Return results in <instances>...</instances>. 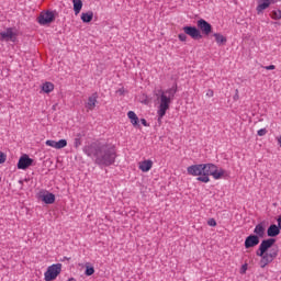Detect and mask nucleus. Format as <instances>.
I'll list each match as a JSON object with an SVG mask.
<instances>
[{
    "instance_id": "13",
    "label": "nucleus",
    "mask_w": 281,
    "mask_h": 281,
    "mask_svg": "<svg viewBox=\"0 0 281 281\" xmlns=\"http://www.w3.org/2000/svg\"><path fill=\"white\" fill-rule=\"evenodd\" d=\"M0 36L2 41H12V38H14V32L9 27L5 31L0 32Z\"/></svg>"
},
{
    "instance_id": "24",
    "label": "nucleus",
    "mask_w": 281,
    "mask_h": 281,
    "mask_svg": "<svg viewBox=\"0 0 281 281\" xmlns=\"http://www.w3.org/2000/svg\"><path fill=\"white\" fill-rule=\"evenodd\" d=\"M269 2H261L257 5V14H262V12H265V10H267V8H269Z\"/></svg>"
},
{
    "instance_id": "2",
    "label": "nucleus",
    "mask_w": 281,
    "mask_h": 281,
    "mask_svg": "<svg viewBox=\"0 0 281 281\" xmlns=\"http://www.w3.org/2000/svg\"><path fill=\"white\" fill-rule=\"evenodd\" d=\"M187 172L191 177H198V180L202 183H210V177H213L215 180L227 177V171L214 164L192 165L187 168Z\"/></svg>"
},
{
    "instance_id": "33",
    "label": "nucleus",
    "mask_w": 281,
    "mask_h": 281,
    "mask_svg": "<svg viewBox=\"0 0 281 281\" xmlns=\"http://www.w3.org/2000/svg\"><path fill=\"white\" fill-rule=\"evenodd\" d=\"M263 68L267 69V71H273V69H276V65L265 66Z\"/></svg>"
},
{
    "instance_id": "31",
    "label": "nucleus",
    "mask_w": 281,
    "mask_h": 281,
    "mask_svg": "<svg viewBox=\"0 0 281 281\" xmlns=\"http://www.w3.org/2000/svg\"><path fill=\"white\" fill-rule=\"evenodd\" d=\"M207 225H210V227H216V220L210 218V220L207 221Z\"/></svg>"
},
{
    "instance_id": "9",
    "label": "nucleus",
    "mask_w": 281,
    "mask_h": 281,
    "mask_svg": "<svg viewBox=\"0 0 281 281\" xmlns=\"http://www.w3.org/2000/svg\"><path fill=\"white\" fill-rule=\"evenodd\" d=\"M34 164V159L30 158V156H27L26 154H24L18 162V169L19 170H27V168H30V166H32Z\"/></svg>"
},
{
    "instance_id": "29",
    "label": "nucleus",
    "mask_w": 281,
    "mask_h": 281,
    "mask_svg": "<svg viewBox=\"0 0 281 281\" xmlns=\"http://www.w3.org/2000/svg\"><path fill=\"white\" fill-rule=\"evenodd\" d=\"M178 38H179V41H181L182 43H186V41H188V34H186V33H180V34L178 35Z\"/></svg>"
},
{
    "instance_id": "17",
    "label": "nucleus",
    "mask_w": 281,
    "mask_h": 281,
    "mask_svg": "<svg viewBox=\"0 0 281 281\" xmlns=\"http://www.w3.org/2000/svg\"><path fill=\"white\" fill-rule=\"evenodd\" d=\"M267 234H268V236L273 238L280 234V227H278V225H276V224H272L269 226Z\"/></svg>"
},
{
    "instance_id": "5",
    "label": "nucleus",
    "mask_w": 281,
    "mask_h": 281,
    "mask_svg": "<svg viewBox=\"0 0 281 281\" xmlns=\"http://www.w3.org/2000/svg\"><path fill=\"white\" fill-rule=\"evenodd\" d=\"M56 20V11L42 12L37 18L40 25H49Z\"/></svg>"
},
{
    "instance_id": "30",
    "label": "nucleus",
    "mask_w": 281,
    "mask_h": 281,
    "mask_svg": "<svg viewBox=\"0 0 281 281\" xmlns=\"http://www.w3.org/2000/svg\"><path fill=\"white\" fill-rule=\"evenodd\" d=\"M257 135L259 137H265V135H267V128H261L257 132Z\"/></svg>"
},
{
    "instance_id": "10",
    "label": "nucleus",
    "mask_w": 281,
    "mask_h": 281,
    "mask_svg": "<svg viewBox=\"0 0 281 281\" xmlns=\"http://www.w3.org/2000/svg\"><path fill=\"white\" fill-rule=\"evenodd\" d=\"M260 244V238L257 235H249L245 240V248L251 249Z\"/></svg>"
},
{
    "instance_id": "23",
    "label": "nucleus",
    "mask_w": 281,
    "mask_h": 281,
    "mask_svg": "<svg viewBox=\"0 0 281 281\" xmlns=\"http://www.w3.org/2000/svg\"><path fill=\"white\" fill-rule=\"evenodd\" d=\"M254 233L257 234L259 238H262L265 236V226L262 224H258L255 227Z\"/></svg>"
},
{
    "instance_id": "15",
    "label": "nucleus",
    "mask_w": 281,
    "mask_h": 281,
    "mask_svg": "<svg viewBox=\"0 0 281 281\" xmlns=\"http://www.w3.org/2000/svg\"><path fill=\"white\" fill-rule=\"evenodd\" d=\"M138 168L142 172H148L153 168V160H144L139 162Z\"/></svg>"
},
{
    "instance_id": "38",
    "label": "nucleus",
    "mask_w": 281,
    "mask_h": 281,
    "mask_svg": "<svg viewBox=\"0 0 281 281\" xmlns=\"http://www.w3.org/2000/svg\"><path fill=\"white\" fill-rule=\"evenodd\" d=\"M0 181H1V178H0Z\"/></svg>"
},
{
    "instance_id": "1",
    "label": "nucleus",
    "mask_w": 281,
    "mask_h": 281,
    "mask_svg": "<svg viewBox=\"0 0 281 281\" xmlns=\"http://www.w3.org/2000/svg\"><path fill=\"white\" fill-rule=\"evenodd\" d=\"M83 153L88 157H92L97 166H104L105 168L113 166L117 159L115 146L109 144L92 143L83 147Z\"/></svg>"
},
{
    "instance_id": "37",
    "label": "nucleus",
    "mask_w": 281,
    "mask_h": 281,
    "mask_svg": "<svg viewBox=\"0 0 281 281\" xmlns=\"http://www.w3.org/2000/svg\"><path fill=\"white\" fill-rule=\"evenodd\" d=\"M245 271H247V265H244V266L241 267V273H245Z\"/></svg>"
},
{
    "instance_id": "34",
    "label": "nucleus",
    "mask_w": 281,
    "mask_h": 281,
    "mask_svg": "<svg viewBox=\"0 0 281 281\" xmlns=\"http://www.w3.org/2000/svg\"><path fill=\"white\" fill-rule=\"evenodd\" d=\"M206 97L207 98H214V90H207V92H206Z\"/></svg>"
},
{
    "instance_id": "35",
    "label": "nucleus",
    "mask_w": 281,
    "mask_h": 281,
    "mask_svg": "<svg viewBox=\"0 0 281 281\" xmlns=\"http://www.w3.org/2000/svg\"><path fill=\"white\" fill-rule=\"evenodd\" d=\"M263 3H268V5H271V3H274L276 0H261Z\"/></svg>"
},
{
    "instance_id": "19",
    "label": "nucleus",
    "mask_w": 281,
    "mask_h": 281,
    "mask_svg": "<svg viewBox=\"0 0 281 281\" xmlns=\"http://www.w3.org/2000/svg\"><path fill=\"white\" fill-rule=\"evenodd\" d=\"M81 21L83 23H91V21H93V11L81 13Z\"/></svg>"
},
{
    "instance_id": "6",
    "label": "nucleus",
    "mask_w": 281,
    "mask_h": 281,
    "mask_svg": "<svg viewBox=\"0 0 281 281\" xmlns=\"http://www.w3.org/2000/svg\"><path fill=\"white\" fill-rule=\"evenodd\" d=\"M276 244V239L269 238L261 241L259 249L257 250V256H265L267 254V250L271 249L273 245Z\"/></svg>"
},
{
    "instance_id": "28",
    "label": "nucleus",
    "mask_w": 281,
    "mask_h": 281,
    "mask_svg": "<svg viewBox=\"0 0 281 281\" xmlns=\"http://www.w3.org/2000/svg\"><path fill=\"white\" fill-rule=\"evenodd\" d=\"M75 148H80L82 146V139L80 138V135H78L74 140Z\"/></svg>"
},
{
    "instance_id": "4",
    "label": "nucleus",
    "mask_w": 281,
    "mask_h": 281,
    "mask_svg": "<svg viewBox=\"0 0 281 281\" xmlns=\"http://www.w3.org/2000/svg\"><path fill=\"white\" fill-rule=\"evenodd\" d=\"M60 271H63V265L61 263H55L47 268L46 272L44 273V280L45 281H52L56 280L58 276H60Z\"/></svg>"
},
{
    "instance_id": "32",
    "label": "nucleus",
    "mask_w": 281,
    "mask_h": 281,
    "mask_svg": "<svg viewBox=\"0 0 281 281\" xmlns=\"http://www.w3.org/2000/svg\"><path fill=\"white\" fill-rule=\"evenodd\" d=\"M7 156L2 151H0V164H5Z\"/></svg>"
},
{
    "instance_id": "12",
    "label": "nucleus",
    "mask_w": 281,
    "mask_h": 281,
    "mask_svg": "<svg viewBox=\"0 0 281 281\" xmlns=\"http://www.w3.org/2000/svg\"><path fill=\"white\" fill-rule=\"evenodd\" d=\"M97 104H98V92H94L88 98V102L86 103V109L88 111H93Z\"/></svg>"
},
{
    "instance_id": "20",
    "label": "nucleus",
    "mask_w": 281,
    "mask_h": 281,
    "mask_svg": "<svg viewBox=\"0 0 281 281\" xmlns=\"http://www.w3.org/2000/svg\"><path fill=\"white\" fill-rule=\"evenodd\" d=\"M213 36L217 45H225V43H227V37L223 36L221 33H215Z\"/></svg>"
},
{
    "instance_id": "25",
    "label": "nucleus",
    "mask_w": 281,
    "mask_h": 281,
    "mask_svg": "<svg viewBox=\"0 0 281 281\" xmlns=\"http://www.w3.org/2000/svg\"><path fill=\"white\" fill-rule=\"evenodd\" d=\"M271 19H273L274 21H280V19H281V11L280 10L272 11Z\"/></svg>"
},
{
    "instance_id": "36",
    "label": "nucleus",
    "mask_w": 281,
    "mask_h": 281,
    "mask_svg": "<svg viewBox=\"0 0 281 281\" xmlns=\"http://www.w3.org/2000/svg\"><path fill=\"white\" fill-rule=\"evenodd\" d=\"M140 123L143 124V126H148V122H146V119H142Z\"/></svg>"
},
{
    "instance_id": "26",
    "label": "nucleus",
    "mask_w": 281,
    "mask_h": 281,
    "mask_svg": "<svg viewBox=\"0 0 281 281\" xmlns=\"http://www.w3.org/2000/svg\"><path fill=\"white\" fill-rule=\"evenodd\" d=\"M267 255L272 259L276 260L278 258V248H272L270 252H267Z\"/></svg>"
},
{
    "instance_id": "3",
    "label": "nucleus",
    "mask_w": 281,
    "mask_h": 281,
    "mask_svg": "<svg viewBox=\"0 0 281 281\" xmlns=\"http://www.w3.org/2000/svg\"><path fill=\"white\" fill-rule=\"evenodd\" d=\"M177 94V86H172L167 90H156L155 98L158 102L157 115L158 120H162L166 115V112L170 109V104L172 100H175V95Z\"/></svg>"
},
{
    "instance_id": "11",
    "label": "nucleus",
    "mask_w": 281,
    "mask_h": 281,
    "mask_svg": "<svg viewBox=\"0 0 281 281\" xmlns=\"http://www.w3.org/2000/svg\"><path fill=\"white\" fill-rule=\"evenodd\" d=\"M46 146L60 150V148H65L67 146V139H59L58 142L48 139L46 140Z\"/></svg>"
},
{
    "instance_id": "8",
    "label": "nucleus",
    "mask_w": 281,
    "mask_h": 281,
    "mask_svg": "<svg viewBox=\"0 0 281 281\" xmlns=\"http://www.w3.org/2000/svg\"><path fill=\"white\" fill-rule=\"evenodd\" d=\"M183 32L188 36H191L194 41H199V38H203V35L201 34V31L196 29L195 26H183Z\"/></svg>"
},
{
    "instance_id": "14",
    "label": "nucleus",
    "mask_w": 281,
    "mask_h": 281,
    "mask_svg": "<svg viewBox=\"0 0 281 281\" xmlns=\"http://www.w3.org/2000/svg\"><path fill=\"white\" fill-rule=\"evenodd\" d=\"M42 201L46 203V205H52V203H55L56 195L54 193L46 192L42 195Z\"/></svg>"
},
{
    "instance_id": "21",
    "label": "nucleus",
    "mask_w": 281,
    "mask_h": 281,
    "mask_svg": "<svg viewBox=\"0 0 281 281\" xmlns=\"http://www.w3.org/2000/svg\"><path fill=\"white\" fill-rule=\"evenodd\" d=\"M42 91H44V93H52V91H54V83L46 81L42 86Z\"/></svg>"
},
{
    "instance_id": "16",
    "label": "nucleus",
    "mask_w": 281,
    "mask_h": 281,
    "mask_svg": "<svg viewBox=\"0 0 281 281\" xmlns=\"http://www.w3.org/2000/svg\"><path fill=\"white\" fill-rule=\"evenodd\" d=\"M259 258H261L259 265L261 267V269H265V267H267V265H270V262H273V259L270 258V256L266 252L262 256H259Z\"/></svg>"
},
{
    "instance_id": "22",
    "label": "nucleus",
    "mask_w": 281,
    "mask_h": 281,
    "mask_svg": "<svg viewBox=\"0 0 281 281\" xmlns=\"http://www.w3.org/2000/svg\"><path fill=\"white\" fill-rule=\"evenodd\" d=\"M75 14H80L82 10V0H72Z\"/></svg>"
},
{
    "instance_id": "7",
    "label": "nucleus",
    "mask_w": 281,
    "mask_h": 281,
    "mask_svg": "<svg viewBox=\"0 0 281 281\" xmlns=\"http://www.w3.org/2000/svg\"><path fill=\"white\" fill-rule=\"evenodd\" d=\"M196 25L200 34H204V36H210L212 32V24H210L204 19H200L198 20Z\"/></svg>"
},
{
    "instance_id": "18",
    "label": "nucleus",
    "mask_w": 281,
    "mask_h": 281,
    "mask_svg": "<svg viewBox=\"0 0 281 281\" xmlns=\"http://www.w3.org/2000/svg\"><path fill=\"white\" fill-rule=\"evenodd\" d=\"M127 117L131 120V124H133V126H139V117L133 111L127 113Z\"/></svg>"
},
{
    "instance_id": "27",
    "label": "nucleus",
    "mask_w": 281,
    "mask_h": 281,
    "mask_svg": "<svg viewBox=\"0 0 281 281\" xmlns=\"http://www.w3.org/2000/svg\"><path fill=\"white\" fill-rule=\"evenodd\" d=\"M95 273V269L93 267H90L89 265L86 266V276H93Z\"/></svg>"
}]
</instances>
